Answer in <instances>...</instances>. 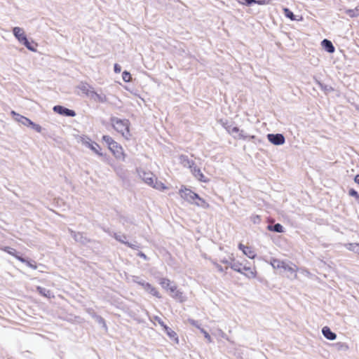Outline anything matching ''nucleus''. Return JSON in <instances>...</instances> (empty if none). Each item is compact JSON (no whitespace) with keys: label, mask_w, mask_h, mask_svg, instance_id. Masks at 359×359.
<instances>
[{"label":"nucleus","mask_w":359,"mask_h":359,"mask_svg":"<svg viewBox=\"0 0 359 359\" xmlns=\"http://www.w3.org/2000/svg\"><path fill=\"white\" fill-rule=\"evenodd\" d=\"M137 172L140 177L147 184L153 187L154 189L161 191L168 189V187L165 186L163 182L159 181L152 172L147 171L143 168L137 169Z\"/></svg>","instance_id":"nucleus-1"},{"label":"nucleus","mask_w":359,"mask_h":359,"mask_svg":"<svg viewBox=\"0 0 359 359\" xmlns=\"http://www.w3.org/2000/svg\"><path fill=\"white\" fill-rule=\"evenodd\" d=\"M179 194L182 199L190 203L195 204L198 206H202L205 208H208L210 206L204 199L184 186L181 187L179 190Z\"/></svg>","instance_id":"nucleus-2"},{"label":"nucleus","mask_w":359,"mask_h":359,"mask_svg":"<svg viewBox=\"0 0 359 359\" xmlns=\"http://www.w3.org/2000/svg\"><path fill=\"white\" fill-rule=\"evenodd\" d=\"M128 316L138 323L144 321L143 314L148 316V311L135 302L130 301L123 311Z\"/></svg>","instance_id":"nucleus-3"},{"label":"nucleus","mask_w":359,"mask_h":359,"mask_svg":"<svg viewBox=\"0 0 359 359\" xmlns=\"http://www.w3.org/2000/svg\"><path fill=\"white\" fill-rule=\"evenodd\" d=\"M229 266L233 270L244 274L249 278H254L256 277L257 271L255 268L248 266L243 262H240L235 259H232Z\"/></svg>","instance_id":"nucleus-4"},{"label":"nucleus","mask_w":359,"mask_h":359,"mask_svg":"<svg viewBox=\"0 0 359 359\" xmlns=\"http://www.w3.org/2000/svg\"><path fill=\"white\" fill-rule=\"evenodd\" d=\"M113 128L126 140L130 139V121L128 119L114 118L111 120Z\"/></svg>","instance_id":"nucleus-5"},{"label":"nucleus","mask_w":359,"mask_h":359,"mask_svg":"<svg viewBox=\"0 0 359 359\" xmlns=\"http://www.w3.org/2000/svg\"><path fill=\"white\" fill-rule=\"evenodd\" d=\"M13 33L15 37L18 39V41L25 46V47L29 49V50L32 52L36 51V46L37 44L35 43L34 41H29L24 32V30L19 27H15L13 29Z\"/></svg>","instance_id":"nucleus-6"},{"label":"nucleus","mask_w":359,"mask_h":359,"mask_svg":"<svg viewBox=\"0 0 359 359\" xmlns=\"http://www.w3.org/2000/svg\"><path fill=\"white\" fill-rule=\"evenodd\" d=\"M11 114L13 116L15 121L25 126L31 127L37 133H41L42 131V127L40 125L34 123L28 118L16 113L15 111H12Z\"/></svg>","instance_id":"nucleus-7"},{"label":"nucleus","mask_w":359,"mask_h":359,"mask_svg":"<svg viewBox=\"0 0 359 359\" xmlns=\"http://www.w3.org/2000/svg\"><path fill=\"white\" fill-rule=\"evenodd\" d=\"M224 128H226L228 133L235 139L245 140L248 137L243 130L234 125L231 124L224 126Z\"/></svg>","instance_id":"nucleus-8"},{"label":"nucleus","mask_w":359,"mask_h":359,"mask_svg":"<svg viewBox=\"0 0 359 359\" xmlns=\"http://www.w3.org/2000/svg\"><path fill=\"white\" fill-rule=\"evenodd\" d=\"M107 295L104 297V299L110 303V304L116 306V308L122 310L123 311L125 310V308L128 304V302L123 301L122 296L120 297H112L109 295V293H106Z\"/></svg>","instance_id":"nucleus-9"},{"label":"nucleus","mask_w":359,"mask_h":359,"mask_svg":"<svg viewBox=\"0 0 359 359\" xmlns=\"http://www.w3.org/2000/svg\"><path fill=\"white\" fill-rule=\"evenodd\" d=\"M81 142L83 144L88 147L97 155L102 156V153L101 152V147H100V145L96 142L92 141L90 138L81 137Z\"/></svg>","instance_id":"nucleus-10"},{"label":"nucleus","mask_w":359,"mask_h":359,"mask_svg":"<svg viewBox=\"0 0 359 359\" xmlns=\"http://www.w3.org/2000/svg\"><path fill=\"white\" fill-rule=\"evenodd\" d=\"M109 149L113 154L116 159L124 161L126 158V154L123 151V147L116 142L114 145L109 147Z\"/></svg>","instance_id":"nucleus-11"},{"label":"nucleus","mask_w":359,"mask_h":359,"mask_svg":"<svg viewBox=\"0 0 359 359\" xmlns=\"http://www.w3.org/2000/svg\"><path fill=\"white\" fill-rule=\"evenodd\" d=\"M86 312L95 320V322L100 325L102 327L107 330V326L105 322V320L100 315L97 314V313L94 311V309L91 308H88L86 309Z\"/></svg>","instance_id":"nucleus-12"},{"label":"nucleus","mask_w":359,"mask_h":359,"mask_svg":"<svg viewBox=\"0 0 359 359\" xmlns=\"http://www.w3.org/2000/svg\"><path fill=\"white\" fill-rule=\"evenodd\" d=\"M238 249L243 252V255L248 258L254 259L256 257V252L252 247L243 245L241 243L238 244Z\"/></svg>","instance_id":"nucleus-13"},{"label":"nucleus","mask_w":359,"mask_h":359,"mask_svg":"<svg viewBox=\"0 0 359 359\" xmlns=\"http://www.w3.org/2000/svg\"><path fill=\"white\" fill-rule=\"evenodd\" d=\"M268 140L273 144L278 146L285 144V140L282 134H268Z\"/></svg>","instance_id":"nucleus-14"},{"label":"nucleus","mask_w":359,"mask_h":359,"mask_svg":"<svg viewBox=\"0 0 359 359\" xmlns=\"http://www.w3.org/2000/svg\"><path fill=\"white\" fill-rule=\"evenodd\" d=\"M285 267L282 270L281 273L286 276L287 278H293L297 276V267L294 264H289L286 263Z\"/></svg>","instance_id":"nucleus-15"},{"label":"nucleus","mask_w":359,"mask_h":359,"mask_svg":"<svg viewBox=\"0 0 359 359\" xmlns=\"http://www.w3.org/2000/svg\"><path fill=\"white\" fill-rule=\"evenodd\" d=\"M191 172L198 180L203 182H209V179L204 175L200 168L194 167L191 169Z\"/></svg>","instance_id":"nucleus-16"},{"label":"nucleus","mask_w":359,"mask_h":359,"mask_svg":"<svg viewBox=\"0 0 359 359\" xmlns=\"http://www.w3.org/2000/svg\"><path fill=\"white\" fill-rule=\"evenodd\" d=\"M321 332L323 337L328 340L333 341L337 338V334L332 332L328 326H324Z\"/></svg>","instance_id":"nucleus-17"},{"label":"nucleus","mask_w":359,"mask_h":359,"mask_svg":"<svg viewBox=\"0 0 359 359\" xmlns=\"http://www.w3.org/2000/svg\"><path fill=\"white\" fill-rule=\"evenodd\" d=\"M160 284L163 290L168 291L170 290V292H173L175 290H176L175 284L169 280L161 279L160 281Z\"/></svg>","instance_id":"nucleus-18"},{"label":"nucleus","mask_w":359,"mask_h":359,"mask_svg":"<svg viewBox=\"0 0 359 359\" xmlns=\"http://www.w3.org/2000/svg\"><path fill=\"white\" fill-rule=\"evenodd\" d=\"M53 110L56 113H58L60 114H64L69 116H74L76 115L74 111L68 109L67 108H64L62 106H55L53 107Z\"/></svg>","instance_id":"nucleus-19"},{"label":"nucleus","mask_w":359,"mask_h":359,"mask_svg":"<svg viewBox=\"0 0 359 359\" xmlns=\"http://www.w3.org/2000/svg\"><path fill=\"white\" fill-rule=\"evenodd\" d=\"M163 330L165 332V333L168 335V337L171 340L174 341L177 344L179 343V338H178V336H177V333L174 330H172L170 327L166 325L163 329Z\"/></svg>","instance_id":"nucleus-20"},{"label":"nucleus","mask_w":359,"mask_h":359,"mask_svg":"<svg viewBox=\"0 0 359 359\" xmlns=\"http://www.w3.org/2000/svg\"><path fill=\"white\" fill-rule=\"evenodd\" d=\"M40 294H41L43 297L47 298L48 300H50V302L53 303V304H60L59 302H56V301H53L52 299H55V300H58V299H63V297L60 294H57V295L55 294V293H39Z\"/></svg>","instance_id":"nucleus-21"},{"label":"nucleus","mask_w":359,"mask_h":359,"mask_svg":"<svg viewBox=\"0 0 359 359\" xmlns=\"http://www.w3.org/2000/svg\"><path fill=\"white\" fill-rule=\"evenodd\" d=\"M321 46L329 53H333L335 51L332 43L328 39H323L321 41Z\"/></svg>","instance_id":"nucleus-22"},{"label":"nucleus","mask_w":359,"mask_h":359,"mask_svg":"<svg viewBox=\"0 0 359 359\" xmlns=\"http://www.w3.org/2000/svg\"><path fill=\"white\" fill-rule=\"evenodd\" d=\"M286 263L284 262H281L277 259H273L271 262V266L273 269L280 270V272L281 273L282 270L284 269V267H285Z\"/></svg>","instance_id":"nucleus-23"},{"label":"nucleus","mask_w":359,"mask_h":359,"mask_svg":"<svg viewBox=\"0 0 359 359\" xmlns=\"http://www.w3.org/2000/svg\"><path fill=\"white\" fill-rule=\"evenodd\" d=\"M334 348L339 351H347L349 349L348 345L345 342H337L333 344Z\"/></svg>","instance_id":"nucleus-24"},{"label":"nucleus","mask_w":359,"mask_h":359,"mask_svg":"<svg viewBox=\"0 0 359 359\" xmlns=\"http://www.w3.org/2000/svg\"><path fill=\"white\" fill-rule=\"evenodd\" d=\"M184 293H170L171 297L176 302L182 303L186 301L187 297L183 295Z\"/></svg>","instance_id":"nucleus-25"},{"label":"nucleus","mask_w":359,"mask_h":359,"mask_svg":"<svg viewBox=\"0 0 359 359\" xmlns=\"http://www.w3.org/2000/svg\"><path fill=\"white\" fill-rule=\"evenodd\" d=\"M284 13L285 16L288 18H290L291 20H302V18L300 17L299 18H297L292 11H290L288 8H283Z\"/></svg>","instance_id":"nucleus-26"},{"label":"nucleus","mask_w":359,"mask_h":359,"mask_svg":"<svg viewBox=\"0 0 359 359\" xmlns=\"http://www.w3.org/2000/svg\"><path fill=\"white\" fill-rule=\"evenodd\" d=\"M102 140L107 144L108 149L109 148V147L114 145L116 142L110 136L108 135H104L102 137Z\"/></svg>","instance_id":"nucleus-27"},{"label":"nucleus","mask_w":359,"mask_h":359,"mask_svg":"<svg viewBox=\"0 0 359 359\" xmlns=\"http://www.w3.org/2000/svg\"><path fill=\"white\" fill-rule=\"evenodd\" d=\"M200 332L203 334L205 339H207L208 343H211L212 341L210 334L204 328H200Z\"/></svg>","instance_id":"nucleus-28"},{"label":"nucleus","mask_w":359,"mask_h":359,"mask_svg":"<svg viewBox=\"0 0 359 359\" xmlns=\"http://www.w3.org/2000/svg\"><path fill=\"white\" fill-rule=\"evenodd\" d=\"M122 78L125 82H130L132 80L131 74L127 71H124L123 72Z\"/></svg>","instance_id":"nucleus-29"},{"label":"nucleus","mask_w":359,"mask_h":359,"mask_svg":"<svg viewBox=\"0 0 359 359\" xmlns=\"http://www.w3.org/2000/svg\"><path fill=\"white\" fill-rule=\"evenodd\" d=\"M273 231L283 233L284 232V227L280 224H276L273 226Z\"/></svg>","instance_id":"nucleus-30"},{"label":"nucleus","mask_w":359,"mask_h":359,"mask_svg":"<svg viewBox=\"0 0 359 359\" xmlns=\"http://www.w3.org/2000/svg\"><path fill=\"white\" fill-rule=\"evenodd\" d=\"M188 322L194 327L198 328L200 330V328H202L201 327V325L198 323V322L194 319L192 318H188Z\"/></svg>","instance_id":"nucleus-31"},{"label":"nucleus","mask_w":359,"mask_h":359,"mask_svg":"<svg viewBox=\"0 0 359 359\" xmlns=\"http://www.w3.org/2000/svg\"><path fill=\"white\" fill-rule=\"evenodd\" d=\"M252 4H257L259 5H267L270 4V0H252Z\"/></svg>","instance_id":"nucleus-32"},{"label":"nucleus","mask_w":359,"mask_h":359,"mask_svg":"<svg viewBox=\"0 0 359 359\" xmlns=\"http://www.w3.org/2000/svg\"><path fill=\"white\" fill-rule=\"evenodd\" d=\"M348 194L353 197H355L358 201H359V194L355 190L351 189L348 191Z\"/></svg>","instance_id":"nucleus-33"},{"label":"nucleus","mask_w":359,"mask_h":359,"mask_svg":"<svg viewBox=\"0 0 359 359\" xmlns=\"http://www.w3.org/2000/svg\"><path fill=\"white\" fill-rule=\"evenodd\" d=\"M238 3L241 5L250 6L252 4V0H237Z\"/></svg>","instance_id":"nucleus-34"},{"label":"nucleus","mask_w":359,"mask_h":359,"mask_svg":"<svg viewBox=\"0 0 359 359\" xmlns=\"http://www.w3.org/2000/svg\"><path fill=\"white\" fill-rule=\"evenodd\" d=\"M154 319L158 323L163 329L167 325L160 317L155 316Z\"/></svg>","instance_id":"nucleus-35"},{"label":"nucleus","mask_w":359,"mask_h":359,"mask_svg":"<svg viewBox=\"0 0 359 359\" xmlns=\"http://www.w3.org/2000/svg\"><path fill=\"white\" fill-rule=\"evenodd\" d=\"M90 93L92 94L91 95L92 97H95L97 98V100L103 102L105 100L104 98L101 97L99 95H97L96 93H95L93 91H90Z\"/></svg>","instance_id":"nucleus-36"},{"label":"nucleus","mask_w":359,"mask_h":359,"mask_svg":"<svg viewBox=\"0 0 359 359\" xmlns=\"http://www.w3.org/2000/svg\"><path fill=\"white\" fill-rule=\"evenodd\" d=\"M115 238L116 240H118V241L120 242H122V243H126V238L125 236H118V235H115Z\"/></svg>","instance_id":"nucleus-37"},{"label":"nucleus","mask_w":359,"mask_h":359,"mask_svg":"<svg viewBox=\"0 0 359 359\" xmlns=\"http://www.w3.org/2000/svg\"><path fill=\"white\" fill-rule=\"evenodd\" d=\"M346 13H347L350 17H352V18H353V17H356L355 12V11H354V9H353V10H348V11H346Z\"/></svg>","instance_id":"nucleus-38"},{"label":"nucleus","mask_w":359,"mask_h":359,"mask_svg":"<svg viewBox=\"0 0 359 359\" xmlns=\"http://www.w3.org/2000/svg\"><path fill=\"white\" fill-rule=\"evenodd\" d=\"M4 250H5V251H6V252H7L8 253H9L10 255H13V256H14V257H15V255H16L15 254V250H14L13 249H11V248H6L4 249Z\"/></svg>","instance_id":"nucleus-39"},{"label":"nucleus","mask_w":359,"mask_h":359,"mask_svg":"<svg viewBox=\"0 0 359 359\" xmlns=\"http://www.w3.org/2000/svg\"><path fill=\"white\" fill-rule=\"evenodd\" d=\"M121 71V67L118 64H115L114 65V72L116 73H120Z\"/></svg>","instance_id":"nucleus-40"},{"label":"nucleus","mask_w":359,"mask_h":359,"mask_svg":"<svg viewBox=\"0 0 359 359\" xmlns=\"http://www.w3.org/2000/svg\"><path fill=\"white\" fill-rule=\"evenodd\" d=\"M29 267L33 269H36L37 267H36V265L34 264H32L29 261H27L26 263H25Z\"/></svg>","instance_id":"nucleus-41"},{"label":"nucleus","mask_w":359,"mask_h":359,"mask_svg":"<svg viewBox=\"0 0 359 359\" xmlns=\"http://www.w3.org/2000/svg\"><path fill=\"white\" fill-rule=\"evenodd\" d=\"M15 257L16 259H18L19 261H20L21 262L26 263V262H27V260H25V259H23L22 257H21L20 256L15 255Z\"/></svg>","instance_id":"nucleus-42"},{"label":"nucleus","mask_w":359,"mask_h":359,"mask_svg":"<svg viewBox=\"0 0 359 359\" xmlns=\"http://www.w3.org/2000/svg\"><path fill=\"white\" fill-rule=\"evenodd\" d=\"M353 250L356 251L359 254V245L356 244L354 245Z\"/></svg>","instance_id":"nucleus-43"},{"label":"nucleus","mask_w":359,"mask_h":359,"mask_svg":"<svg viewBox=\"0 0 359 359\" xmlns=\"http://www.w3.org/2000/svg\"><path fill=\"white\" fill-rule=\"evenodd\" d=\"M138 256H140V257H142L144 259H147V256L141 252L138 253Z\"/></svg>","instance_id":"nucleus-44"},{"label":"nucleus","mask_w":359,"mask_h":359,"mask_svg":"<svg viewBox=\"0 0 359 359\" xmlns=\"http://www.w3.org/2000/svg\"><path fill=\"white\" fill-rule=\"evenodd\" d=\"M154 296L156 297L157 298H162L161 293H151Z\"/></svg>","instance_id":"nucleus-45"},{"label":"nucleus","mask_w":359,"mask_h":359,"mask_svg":"<svg viewBox=\"0 0 359 359\" xmlns=\"http://www.w3.org/2000/svg\"><path fill=\"white\" fill-rule=\"evenodd\" d=\"M356 16L359 15V6H356L354 9Z\"/></svg>","instance_id":"nucleus-46"},{"label":"nucleus","mask_w":359,"mask_h":359,"mask_svg":"<svg viewBox=\"0 0 359 359\" xmlns=\"http://www.w3.org/2000/svg\"><path fill=\"white\" fill-rule=\"evenodd\" d=\"M354 181L355 183L358 184H359V175H357L355 178H354Z\"/></svg>","instance_id":"nucleus-47"},{"label":"nucleus","mask_w":359,"mask_h":359,"mask_svg":"<svg viewBox=\"0 0 359 359\" xmlns=\"http://www.w3.org/2000/svg\"><path fill=\"white\" fill-rule=\"evenodd\" d=\"M267 229L269 230V231H273V226H268Z\"/></svg>","instance_id":"nucleus-48"},{"label":"nucleus","mask_w":359,"mask_h":359,"mask_svg":"<svg viewBox=\"0 0 359 359\" xmlns=\"http://www.w3.org/2000/svg\"><path fill=\"white\" fill-rule=\"evenodd\" d=\"M216 267L218 270L222 271V267L219 266L218 264L216 265Z\"/></svg>","instance_id":"nucleus-49"}]
</instances>
